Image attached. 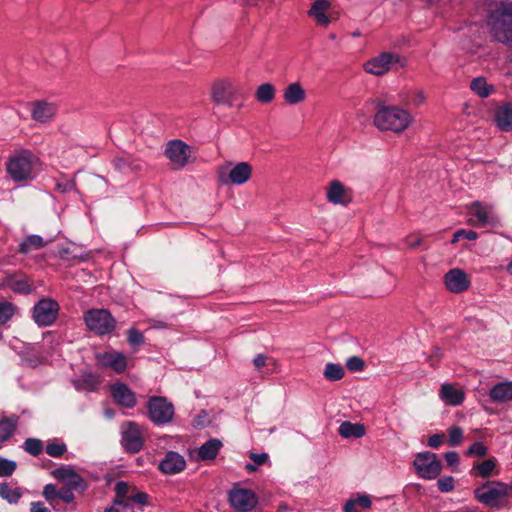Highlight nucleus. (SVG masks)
Masks as SVG:
<instances>
[{
	"label": "nucleus",
	"mask_w": 512,
	"mask_h": 512,
	"mask_svg": "<svg viewBox=\"0 0 512 512\" xmlns=\"http://www.w3.org/2000/svg\"><path fill=\"white\" fill-rule=\"evenodd\" d=\"M165 155L174 169H181L192 161V147L181 140L167 143Z\"/></svg>",
	"instance_id": "10"
},
{
	"label": "nucleus",
	"mask_w": 512,
	"mask_h": 512,
	"mask_svg": "<svg viewBox=\"0 0 512 512\" xmlns=\"http://www.w3.org/2000/svg\"><path fill=\"white\" fill-rule=\"evenodd\" d=\"M253 174V167L248 162H226L217 168V177L222 185H244Z\"/></svg>",
	"instance_id": "3"
},
{
	"label": "nucleus",
	"mask_w": 512,
	"mask_h": 512,
	"mask_svg": "<svg viewBox=\"0 0 512 512\" xmlns=\"http://www.w3.org/2000/svg\"><path fill=\"white\" fill-rule=\"evenodd\" d=\"M275 87L270 83L261 84L255 93L256 99L263 104L270 103L275 98Z\"/></svg>",
	"instance_id": "32"
},
{
	"label": "nucleus",
	"mask_w": 512,
	"mask_h": 512,
	"mask_svg": "<svg viewBox=\"0 0 512 512\" xmlns=\"http://www.w3.org/2000/svg\"><path fill=\"white\" fill-rule=\"evenodd\" d=\"M210 96L215 104L232 107L242 97V89L230 79H218L211 86Z\"/></svg>",
	"instance_id": "5"
},
{
	"label": "nucleus",
	"mask_w": 512,
	"mask_h": 512,
	"mask_svg": "<svg viewBox=\"0 0 512 512\" xmlns=\"http://www.w3.org/2000/svg\"><path fill=\"white\" fill-rule=\"evenodd\" d=\"M326 199L334 205L346 206L352 201V194L342 182L333 180L326 188Z\"/></svg>",
	"instance_id": "15"
},
{
	"label": "nucleus",
	"mask_w": 512,
	"mask_h": 512,
	"mask_svg": "<svg viewBox=\"0 0 512 512\" xmlns=\"http://www.w3.org/2000/svg\"><path fill=\"white\" fill-rule=\"evenodd\" d=\"M129 491V487L125 482H118L115 486L116 497L114 499V504L117 506H123L124 508H129V503L125 500Z\"/></svg>",
	"instance_id": "35"
},
{
	"label": "nucleus",
	"mask_w": 512,
	"mask_h": 512,
	"mask_svg": "<svg viewBox=\"0 0 512 512\" xmlns=\"http://www.w3.org/2000/svg\"><path fill=\"white\" fill-rule=\"evenodd\" d=\"M52 476L61 482H63L66 487H70L73 489H84L85 483L83 478L72 468L70 467H61L52 471Z\"/></svg>",
	"instance_id": "19"
},
{
	"label": "nucleus",
	"mask_w": 512,
	"mask_h": 512,
	"mask_svg": "<svg viewBox=\"0 0 512 512\" xmlns=\"http://www.w3.org/2000/svg\"><path fill=\"white\" fill-rule=\"evenodd\" d=\"M22 496L20 488L11 489L6 484H2V498L6 499L10 504H15Z\"/></svg>",
	"instance_id": "36"
},
{
	"label": "nucleus",
	"mask_w": 512,
	"mask_h": 512,
	"mask_svg": "<svg viewBox=\"0 0 512 512\" xmlns=\"http://www.w3.org/2000/svg\"><path fill=\"white\" fill-rule=\"evenodd\" d=\"M230 506L238 512H251L258 505V496L250 489L234 488L228 493Z\"/></svg>",
	"instance_id": "11"
},
{
	"label": "nucleus",
	"mask_w": 512,
	"mask_h": 512,
	"mask_svg": "<svg viewBox=\"0 0 512 512\" xmlns=\"http://www.w3.org/2000/svg\"><path fill=\"white\" fill-rule=\"evenodd\" d=\"M445 460L449 466H457L459 463V455L455 451H450L445 454Z\"/></svg>",
	"instance_id": "54"
},
{
	"label": "nucleus",
	"mask_w": 512,
	"mask_h": 512,
	"mask_svg": "<svg viewBox=\"0 0 512 512\" xmlns=\"http://www.w3.org/2000/svg\"><path fill=\"white\" fill-rule=\"evenodd\" d=\"M438 488L442 492H449L454 488V479L452 477H444L438 480Z\"/></svg>",
	"instance_id": "47"
},
{
	"label": "nucleus",
	"mask_w": 512,
	"mask_h": 512,
	"mask_svg": "<svg viewBox=\"0 0 512 512\" xmlns=\"http://www.w3.org/2000/svg\"><path fill=\"white\" fill-rule=\"evenodd\" d=\"M287 511H288V506L285 503H281L278 506L277 512H287Z\"/></svg>",
	"instance_id": "63"
},
{
	"label": "nucleus",
	"mask_w": 512,
	"mask_h": 512,
	"mask_svg": "<svg viewBox=\"0 0 512 512\" xmlns=\"http://www.w3.org/2000/svg\"><path fill=\"white\" fill-rule=\"evenodd\" d=\"M245 469L249 472V473H253L257 470V465L253 463H247L245 465Z\"/></svg>",
	"instance_id": "62"
},
{
	"label": "nucleus",
	"mask_w": 512,
	"mask_h": 512,
	"mask_svg": "<svg viewBox=\"0 0 512 512\" xmlns=\"http://www.w3.org/2000/svg\"><path fill=\"white\" fill-rule=\"evenodd\" d=\"M2 277V286L10 288L12 291L21 294H27L31 291V285L22 274H13L9 271L4 272Z\"/></svg>",
	"instance_id": "22"
},
{
	"label": "nucleus",
	"mask_w": 512,
	"mask_h": 512,
	"mask_svg": "<svg viewBox=\"0 0 512 512\" xmlns=\"http://www.w3.org/2000/svg\"><path fill=\"white\" fill-rule=\"evenodd\" d=\"M493 401L503 402L512 399V382H503L495 385L490 391Z\"/></svg>",
	"instance_id": "28"
},
{
	"label": "nucleus",
	"mask_w": 512,
	"mask_h": 512,
	"mask_svg": "<svg viewBox=\"0 0 512 512\" xmlns=\"http://www.w3.org/2000/svg\"><path fill=\"white\" fill-rule=\"evenodd\" d=\"M509 487L501 482H489L475 490L476 498L486 506L497 507L508 495Z\"/></svg>",
	"instance_id": "9"
},
{
	"label": "nucleus",
	"mask_w": 512,
	"mask_h": 512,
	"mask_svg": "<svg viewBox=\"0 0 512 512\" xmlns=\"http://www.w3.org/2000/svg\"><path fill=\"white\" fill-rule=\"evenodd\" d=\"M222 443L218 439H211L205 442L200 448L198 452V456L202 460H210L216 457L219 449L221 448Z\"/></svg>",
	"instance_id": "30"
},
{
	"label": "nucleus",
	"mask_w": 512,
	"mask_h": 512,
	"mask_svg": "<svg viewBox=\"0 0 512 512\" xmlns=\"http://www.w3.org/2000/svg\"><path fill=\"white\" fill-rule=\"evenodd\" d=\"M324 377L329 381H338L344 376V369L341 365L328 363L324 369Z\"/></svg>",
	"instance_id": "34"
},
{
	"label": "nucleus",
	"mask_w": 512,
	"mask_h": 512,
	"mask_svg": "<svg viewBox=\"0 0 512 512\" xmlns=\"http://www.w3.org/2000/svg\"><path fill=\"white\" fill-rule=\"evenodd\" d=\"M30 512H50L42 502H32Z\"/></svg>",
	"instance_id": "59"
},
{
	"label": "nucleus",
	"mask_w": 512,
	"mask_h": 512,
	"mask_svg": "<svg viewBox=\"0 0 512 512\" xmlns=\"http://www.w3.org/2000/svg\"><path fill=\"white\" fill-rule=\"evenodd\" d=\"M442 358V353L439 348H435L431 355L428 356V362L432 367H436Z\"/></svg>",
	"instance_id": "53"
},
{
	"label": "nucleus",
	"mask_w": 512,
	"mask_h": 512,
	"mask_svg": "<svg viewBox=\"0 0 512 512\" xmlns=\"http://www.w3.org/2000/svg\"><path fill=\"white\" fill-rule=\"evenodd\" d=\"M507 271L512 275V262L507 266Z\"/></svg>",
	"instance_id": "64"
},
{
	"label": "nucleus",
	"mask_w": 512,
	"mask_h": 512,
	"mask_svg": "<svg viewBox=\"0 0 512 512\" xmlns=\"http://www.w3.org/2000/svg\"><path fill=\"white\" fill-rule=\"evenodd\" d=\"M330 7V3L326 0H316L308 14L313 17L317 24L327 26L330 23L329 17L326 15L327 10Z\"/></svg>",
	"instance_id": "26"
},
{
	"label": "nucleus",
	"mask_w": 512,
	"mask_h": 512,
	"mask_svg": "<svg viewBox=\"0 0 512 512\" xmlns=\"http://www.w3.org/2000/svg\"><path fill=\"white\" fill-rule=\"evenodd\" d=\"M372 507V498L366 493H357L351 496L343 506L344 512H358L359 509L368 510Z\"/></svg>",
	"instance_id": "24"
},
{
	"label": "nucleus",
	"mask_w": 512,
	"mask_h": 512,
	"mask_svg": "<svg viewBox=\"0 0 512 512\" xmlns=\"http://www.w3.org/2000/svg\"><path fill=\"white\" fill-rule=\"evenodd\" d=\"M186 461L182 455L177 452L169 451L159 464V469L168 475L176 474L184 470Z\"/></svg>",
	"instance_id": "21"
},
{
	"label": "nucleus",
	"mask_w": 512,
	"mask_h": 512,
	"mask_svg": "<svg viewBox=\"0 0 512 512\" xmlns=\"http://www.w3.org/2000/svg\"><path fill=\"white\" fill-rule=\"evenodd\" d=\"M66 451V445L64 443H49L46 446V452L52 457H60Z\"/></svg>",
	"instance_id": "43"
},
{
	"label": "nucleus",
	"mask_w": 512,
	"mask_h": 512,
	"mask_svg": "<svg viewBox=\"0 0 512 512\" xmlns=\"http://www.w3.org/2000/svg\"><path fill=\"white\" fill-rule=\"evenodd\" d=\"M406 59L400 54L384 51L363 64L365 72L374 76H383L389 71L406 66Z\"/></svg>",
	"instance_id": "4"
},
{
	"label": "nucleus",
	"mask_w": 512,
	"mask_h": 512,
	"mask_svg": "<svg viewBox=\"0 0 512 512\" xmlns=\"http://www.w3.org/2000/svg\"><path fill=\"white\" fill-rule=\"evenodd\" d=\"M468 456L483 457L487 454V448L482 442L473 443L467 450Z\"/></svg>",
	"instance_id": "44"
},
{
	"label": "nucleus",
	"mask_w": 512,
	"mask_h": 512,
	"mask_svg": "<svg viewBox=\"0 0 512 512\" xmlns=\"http://www.w3.org/2000/svg\"><path fill=\"white\" fill-rule=\"evenodd\" d=\"M128 341L132 345H139L143 342V335L140 331L132 328L128 331Z\"/></svg>",
	"instance_id": "48"
},
{
	"label": "nucleus",
	"mask_w": 512,
	"mask_h": 512,
	"mask_svg": "<svg viewBox=\"0 0 512 512\" xmlns=\"http://www.w3.org/2000/svg\"><path fill=\"white\" fill-rule=\"evenodd\" d=\"M16 467V462L2 458V476L12 475Z\"/></svg>",
	"instance_id": "49"
},
{
	"label": "nucleus",
	"mask_w": 512,
	"mask_h": 512,
	"mask_svg": "<svg viewBox=\"0 0 512 512\" xmlns=\"http://www.w3.org/2000/svg\"><path fill=\"white\" fill-rule=\"evenodd\" d=\"M405 241L409 248L414 249V248L418 247L419 245H421L422 238L417 237V236H409L406 238Z\"/></svg>",
	"instance_id": "56"
},
{
	"label": "nucleus",
	"mask_w": 512,
	"mask_h": 512,
	"mask_svg": "<svg viewBox=\"0 0 512 512\" xmlns=\"http://www.w3.org/2000/svg\"><path fill=\"white\" fill-rule=\"evenodd\" d=\"M18 308L10 302L2 301V324L15 316H18Z\"/></svg>",
	"instance_id": "40"
},
{
	"label": "nucleus",
	"mask_w": 512,
	"mask_h": 512,
	"mask_svg": "<svg viewBox=\"0 0 512 512\" xmlns=\"http://www.w3.org/2000/svg\"><path fill=\"white\" fill-rule=\"evenodd\" d=\"M449 444L451 446H458L463 441V430L460 427L453 426L448 429Z\"/></svg>",
	"instance_id": "42"
},
{
	"label": "nucleus",
	"mask_w": 512,
	"mask_h": 512,
	"mask_svg": "<svg viewBox=\"0 0 512 512\" xmlns=\"http://www.w3.org/2000/svg\"><path fill=\"white\" fill-rule=\"evenodd\" d=\"M460 238H467L468 240H476L478 238V234L473 230L460 229L454 233L451 243L458 242L460 240Z\"/></svg>",
	"instance_id": "45"
},
{
	"label": "nucleus",
	"mask_w": 512,
	"mask_h": 512,
	"mask_svg": "<svg viewBox=\"0 0 512 512\" xmlns=\"http://www.w3.org/2000/svg\"><path fill=\"white\" fill-rule=\"evenodd\" d=\"M443 434H434L429 438L428 444L432 448H437L443 443Z\"/></svg>",
	"instance_id": "55"
},
{
	"label": "nucleus",
	"mask_w": 512,
	"mask_h": 512,
	"mask_svg": "<svg viewBox=\"0 0 512 512\" xmlns=\"http://www.w3.org/2000/svg\"><path fill=\"white\" fill-rule=\"evenodd\" d=\"M414 122L412 114L396 105H380L374 115L373 124L382 132L401 134Z\"/></svg>",
	"instance_id": "2"
},
{
	"label": "nucleus",
	"mask_w": 512,
	"mask_h": 512,
	"mask_svg": "<svg viewBox=\"0 0 512 512\" xmlns=\"http://www.w3.org/2000/svg\"><path fill=\"white\" fill-rule=\"evenodd\" d=\"M249 458L254 462L255 465L261 466L268 461L269 456L267 453H250Z\"/></svg>",
	"instance_id": "52"
},
{
	"label": "nucleus",
	"mask_w": 512,
	"mask_h": 512,
	"mask_svg": "<svg viewBox=\"0 0 512 512\" xmlns=\"http://www.w3.org/2000/svg\"><path fill=\"white\" fill-rule=\"evenodd\" d=\"M113 399L125 408H133L136 405L135 393L123 383H115L110 387Z\"/></svg>",
	"instance_id": "20"
},
{
	"label": "nucleus",
	"mask_w": 512,
	"mask_h": 512,
	"mask_svg": "<svg viewBox=\"0 0 512 512\" xmlns=\"http://www.w3.org/2000/svg\"><path fill=\"white\" fill-rule=\"evenodd\" d=\"M496 122L500 129L512 130V104H505L497 109Z\"/></svg>",
	"instance_id": "27"
},
{
	"label": "nucleus",
	"mask_w": 512,
	"mask_h": 512,
	"mask_svg": "<svg viewBox=\"0 0 512 512\" xmlns=\"http://www.w3.org/2000/svg\"><path fill=\"white\" fill-rule=\"evenodd\" d=\"M75 385L77 389L93 391L96 389L98 385V379L96 376L92 374H87L83 376L82 382L78 381L75 383Z\"/></svg>",
	"instance_id": "37"
},
{
	"label": "nucleus",
	"mask_w": 512,
	"mask_h": 512,
	"mask_svg": "<svg viewBox=\"0 0 512 512\" xmlns=\"http://www.w3.org/2000/svg\"><path fill=\"white\" fill-rule=\"evenodd\" d=\"M446 288L453 293H461L470 286V278L463 270L455 268L445 275Z\"/></svg>",
	"instance_id": "17"
},
{
	"label": "nucleus",
	"mask_w": 512,
	"mask_h": 512,
	"mask_svg": "<svg viewBox=\"0 0 512 512\" xmlns=\"http://www.w3.org/2000/svg\"><path fill=\"white\" fill-rule=\"evenodd\" d=\"M59 312V304L51 298L39 300L33 307L32 317L39 326L53 324Z\"/></svg>",
	"instance_id": "12"
},
{
	"label": "nucleus",
	"mask_w": 512,
	"mask_h": 512,
	"mask_svg": "<svg viewBox=\"0 0 512 512\" xmlns=\"http://www.w3.org/2000/svg\"><path fill=\"white\" fill-rule=\"evenodd\" d=\"M59 490L52 484H47L43 489V496L48 500L52 501L58 498Z\"/></svg>",
	"instance_id": "50"
},
{
	"label": "nucleus",
	"mask_w": 512,
	"mask_h": 512,
	"mask_svg": "<svg viewBox=\"0 0 512 512\" xmlns=\"http://www.w3.org/2000/svg\"><path fill=\"white\" fill-rule=\"evenodd\" d=\"M470 88L480 97H488L493 90L482 77H477L471 81Z\"/></svg>",
	"instance_id": "33"
},
{
	"label": "nucleus",
	"mask_w": 512,
	"mask_h": 512,
	"mask_svg": "<svg viewBox=\"0 0 512 512\" xmlns=\"http://www.w3.org/2000/svg\"><path fill=\"white\" fill-rule=\"evenodd\" d=\"M88 329L97 335H105L116 327V320L106 309H91L84 314Z\"/></svg>",
	"instance_id": "6"
},
{
	"label": "nucleus",
	"mask_w": 512,
	"mask_h": 512,
	"mask_svg": "<svg viewBox=\"0 0 512 512\" xmlns=\"http://www.w3.org/2000/svg\"><path fill=\"white\" fill-rule=\"evenodd\" d=\"M122 441L126 449L132 452L139 451L143 444L139 426L132 422L124 424L122 429Z\"/></svg>",
	"instance_id": "18"
},
{
	"label": "nucleus",
	"mask_w": 512,
	"mask_h": 512,
	"mask_svg": "<svg viewBox=\"0 0 512 512\" xmlns=\"http://www.w3.org/2000/svg\"><path fill=\"white\" fill-rule=\"evenodd\" d=\"M440 399L452 406L460 405L465 398L464 391L453 384H443L439 392Z\"/></svg>",
	"instance_id": "23"
},
{
	"label": "nucleus",
	"mask_w": 512,
	"mask_h": 512,
	"mask_svg": "<svg viewBox=\"0 0 512 512\" xmlns=\"http://www.w3.org/2000/svg\"><path fill=\"white\" fill-rule=\"evenodd\" d=\"M149 419L156 425L167 424L174 417V406L165 397L153 396L147 402Z\"/></svg>",
	"instance_id": "8"
},
{
	"label": "nucleus",
	"mask_w": 512,
	"mask_h": 512,
	"mask_svg": "<svg viewBox=\"0 0 512 512\" xmlns=\"http://www.w3.org/2000/svg\"><path fill=\"white\" fill-rule=\"evenodd\" d=\"M346 366L350 371H360L364 367V362L361 358L353 356L347 359Z\"/></svg>",
	"instance_id": "46"
},
{
	"label": "nucleus",
	"mask_w": 512,
	"mask_h": 512,
	"mask_svg": "<svg viewBox=\"0 0 512 512\" xmlns=\"http://www.w3.org/2000/svg\"><path fill=\"white\" fill-rule=\"evenodd\" d=\"M73 488L64 487L59 490L58 499L63 500L65 503H70L74 500Z\"/></svg>",
	"instance_id": "51"
},
{
	"label": "nucleus",
	"mask_w": 512,
	"mask_h": 512,
	"mask_svg": "<svg viewBox=\"0 0 512 512\" xmlns=\"http://www.w3.org/2000/svg\"><path fill=\"white\" fill-rule=\"evenodd\" d=\"M496 467V462L493 459H487L480 464L474 466L481 477H489Z\"/></svg>",
	"instance_id": "38"
},
{
	"label": "nucleus",
	"mask_w": 512,
	"mask_h": 512,
	"mask_svg": "<svg viewBox=\"0 0 512 512\" xmlns=\"http://www.w3.org/2000/svg\"><path fill=\"white\" fill-rule=\"evenodd\" d=\"M468 224L475 227H496L499 219L494 213L493 206L484 205L479 201H475L467 206Z\"/></svg>",
	"instance_id": "7"
},
{
	"label": "nucleus",
	"mask_w": 512,
	"mask_h": 512,
	"mask_svg": "<svg viewBox=\"0 0 512 512\" xmlns=\"http://www.w3.org/2000/svg\"><path fill=\"white\" fill-rule=\"evenodd\" d=\"M414 467L418 475L424 479H434L441 472V463L436 454L432 452H422L416 455Z\"/></svg>",
	"instance_id": "13"
},
{
	"label": "nucleus",
	"mask_w": 512,
	"mask_h": 512,
	"mask_svg": "<svg viewBox=\"0 0 512 512\" xmlns=\"http://www.w3.org/2000/svg\"><path fill=\"white\" fill-rule=\"evenodd\" d=\"M40 170V159L27 149L14 151L6 162L7 175L14 182L31 181L37 176Z\"/></svg>",
	"instance_id": "1"
},
{
	"label": "nucleus",
	"mask_w": 512,
	"mask_h": 512,
	"mask_svg": "<svg viewBox=\"0 0 512 512\" xmlns=\"http://www.w3.org/2000/svg\"><path fill=\"white\" fill-rule=\"evenodd\" d=\"M365 427L359 423L343 422L339 427V434L343 438H361L365 435Z\"/></svg>",
	"instance_id": "29"
},
{
	"label": "nucleus",
	"mask_w": 512,
	"mask_h": 512,
	"mask_svg": "<svg viewBox=\"0 0 512 512\" xmlns=\"http://www.w3.org/2000/svg\"><path fill=\"white\" fill-rule=\"evenodd\" d=\"M283 98L290 105H297L305 101L306 91L298 82L288 84L283 90Z\"/></svg>",
	"instance_id": "25"
},
{
	"label": "nucleus",
	"mask_w": 512,
	"mask_h": 512,
	"mask_svg": "<svg viewBox=\"0 0 512 512\" xmlns=\"http://www.w3.org/2000/svg\"><path fill=\"white\" fill-rule=\"evenodd\" d=\"M425 101V95L422 91H417L414 95V98L412 99V102L416 105V106H420L421 104H423Z\"/></svg>",
	"instance_id": "61"
},
{
	"label": "nucleus",
	"mask_w": 512,
	"mask_h": 512,
	"mask_svg": "<svg viewBox=\"0 0 512 512\" xmlns=\"http://www.w3.org/2000/svg\"><path fill=\"white\" fill-rule=\"evenodd\" d=\"M130 499L139 504L145 505L147 503L148 496L144 492L136 493L135 495L130 496Z\"/></svg>",
	"instance_id": "57"
},
{
	"label": "nucleus",
	"mask_w": 512,
	"mask_h": 512,
	"mask_svg": "<svg viewBox=\"0 0 512 512\" xmlns=\"http://www.w3.org/2000/svg\"><path fill=\"white\" fill-rule=\"evenodd\" d=\"M96 359L102 367L110 368L116 373H122L127 368L126 357L122 353L115 350L97 353Z\"/></svg>",
	"instance_id": "16"
},
{
	"label": "nucleus",
	"mask_w": 512,
	"mask_h": 512,
	"mask_svg": "<svg viewBox=\"0 0 512 512\" xmlns=\"http://www.w3.org/2000/svg\"><path fill=\"white\" fill-rule=\"evenodd\" d=\"M17 419L15 417L2 419V441L8 439L15 431Z\"/></svg>",
	"instance_id": "41"
},
{
	"label": "nucleus",
	"mask_w": 512,
	"mask_h": 512,
	"mask_svg": "<svg viewBox=\"0 0 512 512\" xmlns=\"http://www.w3.org/2000/svg\"><path fill=\"white\" fill-rule=\"evenodd\" d=\"M48 243L49 241H44L39 235H30L20 244V250L24 253H28L40 249Z\"/></svg>",
	"instance_id": "31"
},
{
	"label": "nucleus",
	"mask_w": 512,
	"mask_h": 512,
	"mask_svg": "<svg viewBox=\"0 0 512 512\" xmlns=\"http://www.w3.org/2000/svg\"><path fill=\"white\" fill-rule=\"evenodd\" d=\"M267 357L264 354H258L253 359V363L256 368H261L266 364Z\"/></svg>",
	"instance_id": "60"
},
{
	"label": "nucleus",
	"mask_w": 512,
	"mask_h": 512,
	"mask_svg": "<svg viewBox=\"0 0 512 512\" xmlns=\"http://www.w3.org/2000/svg\"><path fill=\"white\" fill-rule=\"evenodd\" d=\"M58 112V105L46 100H37L30 105V115L32 120L38 124H48L54 120Z\"/></svg>",
	"instance_id": "14"
},
{
	"label": "nucleus",
	"mask_w": 512,
	"mask_h": 512,
	"mask_svg": "<svg viewBox=\"0 0 512 512\" xmlns=\"http://www.w3.org/2000/svg\"><path fill=\"white\" fill-rule=\"evenodd\" d=\"M24 449L29 454L37 456L43 450V443L39 439L28 438L24 443Z\"/></svg>",
	"instance_id": "39"
},
{
	"label": "nucleus",
	"mask_w": 512,
	"mask_h": 512,
	"mask_svg": "<svg viewBox=\"0 0 512 512\" xmlns=\"http://www.w3.org/2000/svg\"><path fill=\"white\" fill-rule=\"evenodd\" d=\"M104 512H133L132 506L129 504V508H124L123 506L113 505L112 507H108Z\"/></svg>",
	"instance_id": "58"
}]
</instances>
